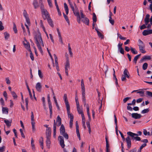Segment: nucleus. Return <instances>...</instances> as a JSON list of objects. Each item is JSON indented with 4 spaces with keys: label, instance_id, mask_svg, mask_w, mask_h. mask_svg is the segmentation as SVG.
Instances as JSON below:
<instances>
[{
    "label": "nucleus",
    "instance_id": "nucleus-55",
    "mask_svg": "<svg viewBox=\"0 0 152 152\" xmlns=\"http://www.w3.org/2000/svg\"><path fill=\"white\" fill-rule=\"evenodd\" d=\"M47 1L50 7L51 8L52 7L53 4L52 3L51 0H47Z\"/></svg>",
    "mask_w": 152,
    "mask_h": 152
},
{
    "label": "nucleus",
    "instance_id": "nucleus-1",
    "mask_svg": "<svg viewBox=\"0 0 152 152\" xmlns=\"http://www.w3.org/2000/svg\"><path fill=\"white\" fill-rule=\"evenodd\" d=\"M127 134L128 136L126 138V142H131V140L132 141L134 136H137V134L133 133L131 132H127Z\"/></svg>",
    "mask_w": 152,
    "mask_h": 152
},
{
    "label": "nucleus",
    "instance_id": "nucleus-32",
    "mask_svg": "<svg viewBox=\"0 0 152 152\" xmlns=\"http://www.w3.org/2000/svg\"><path fill=\"white\" fill-rule=\"evenodd\" d=\"M140 55H141V54H140L139 55H138L134 57V60H133V61H134V62L135 64H136L137 63V59H138V58H139V57H140Z\"/></svg>",
    "mask_w": 152,
    "mask_h": 152
},
{
    "label": "nucleus",
    "instance_id": "nucleus-58",
    "mask_svg": "<svg viewBox=\"0 0 152 152\" xmlns=\"http://www.w3.org/2000/svg\"><path fill=\"white\" fill-rule=\"evenodd\" d=\"M144 21L145 25H147L149 22V19L145 18Z\"/></svg>",
    "mask_w": 152,
    "mask_h": 152
},
{
    "label": "nucleus",
    "instance_id": "nucleus-44",
    "mask_svg": "<svg viewBox=\"0 0 152 152\" xmlns=\"http://www.w3.org/2000/svg\"><path fill=\"white\" fill-rule=\"evenodd\" d=\"M63 99L64 100V102H68V100L67 99V95L66 94H64V96L63 97Z\"/></svg>",
    "mask_w": 152,
    "mask_h": 152
},
{
    "label": "nucleus",
    "instance_id": "nucleus-35",
    "mask_svg": "<svg viewBox=\"0 0 152 152\" xmlns=\"http://www.w3.org/2000/svg\"><path fill=\"white\" fill-rule=\"evenodd\" d=\"M4 34L5 39L7 40L10 37V34L7 32H5Z\"/></svg>",
    "mask_w": 152,
    "mask_h": 152
},
{
    "label": "nucleus",
    "instance_id": "nucleus-30",
    "mask_svg": "<svg viewBox=\"0 0 152 152\" xmlns=\"http://www.w3.org/2000/svg\"><path fill=\"white\" fill-rule=\"evenodd\" d=\"M68 50L69 51V53L70 56L72 57L73 56V53L72 51V49L70 46V45L69 43L68 44Z\"/></svg>",
    "mask_w": 152,
    "mask_h": 152
},
{
    "label": "nucleus",
    "instance_id": "nucleus-26",
    "mask_svg": "<svg viewBox=\"0 0 152 152\" xmlns=\"http://www.w3.org/2000/svg\"><path fill=\"white\" fill-rule=\"evenodd\" d=\"M64 6L66 14V15H68L69 13L68 7L66 3L64 4Z\"/></svg>",
    "mask_w": 152,
    "mask_h": 152
},
{
    "label": "nucleus",
    "instance_id": "nucleus-50",
    "mask_svg": "<svg viewBox=\"0 0 152 152\" xmlns=\"http://www.w3.org/2000/svg\"><path fill=\"white\" fill-rule=\"evenodd\" d=\"M119 132L120 133L121 137L123 141H124L126 140V138H125L123 133L119 130Z\"/></svg>",
    "mask_w": 152,
    "mask_h": 152
},
{
    "label": "nucleus",
    "instance_id": "nucleus-39",
    "mask_svg": "<svg viewBox=\"0 0 152 152\" xmlns=\"http://www.w3.org/2000/svg\"><path fill=\"white\" fill-rule=\"evenodd\" d=\"M63 15L64 17V18L66 20V21L67 22V23L69 24V19H68V18L67 16H66L65 14V13H63Z\"/></svg>",
    "mask_w": 152,
    "mask_h": 152
},
{
    "label": "nucleus",
    "instance_id": "nucleus-52",
    "mask_svg": "<svg viewBox=\"0 0 152 152\" xmlns=\"http://www.w3.org/2000/svg\"><path fill=\"white\" fill-rule=\"evenodd\" d=\"M38 75L39 77L41 78H42L43 77V75L42 72L40 70H39L38 71Z\"/></svg>",
    "mask_w": 152,
    "mask_h": 152
},
{
    "label": "nucleus",
    "instance_id": "nucleus-3",
    "mask_svg": "<svg viewBox=\"0 0 152 152\" xmlns=\"http://www.w3.org/2000/svg\"><path fill=\"white\" fill-rule=\"evenodd\" d=\"M124 75H122L121 79L123 81H126V77L129 78L130 77V75L128 70L125 69L124 71Z\"/></svg>",
    "mask_w": 152,
    "mask_h": 152
},
{
    "label": "nucleus",
    "instance_id": "nucleus-40",
    "mask_svg": "<svg viewBox=\"0 0 152 152\" xmlns=\"http://www.w3.org/2000/svg\"><path fill=\"white\" fill-rule=\"evenodd\" d=\"M148 66V64L147 63H145L143 64V65H142V69L144 70H145L147 69Z\"/></svg>",
    "mask_w": 152,
    "mask_h": 152
},
{
    "label": "nucleus",
    "instance_id": "nucleus-9",
    "mask_svg": "<svg viewBox=\"0 0 152 152\" xmlns=\"http://www.w3.org/2000/svg\"><path fill=\"white\" fill-rule=\"evenodd\" d=\"M151 58L149 56H145L143 57L140 60V63H142L143 62L144 60H150L151 59Z\"/></svg>",
    "mask_w": 152,
    "mask_h": 152
},
{
    "label": "nucleus",
    "instance_id": "nucleus-10",
    "mask_svg": "<svg viewBox=\"0 0 152 152\" xmlns=\"http://www.w3.org/2000/svg\"><path fill=\"white\" fill-rule=\"evenodd\" d=\"M152 34V30H144L142 32V34L144 36H146L149 34Z\"/></svg>",
    "mask_w": 152,
    "mask_h": 152
},
{
    "label": "nucleus",
    "instance_id": "nucleus-29",
    "mask_svg": "<svg viewBox=\"0 0 152 152\" xmlns=\"http://www.w3.org/2000/svg\"><path fill=\"white\" fill-rule=\"evenodd\" d=\"M82 118L83 126L84 129H85L86 128V127L85 125V118L84 116L82 117Z\"/></svg>",
    "mask_w": 152,
    "mask_h": 152
},
{
    "label": "nucleus",
    "instance_id": "nucleus-51",
    "mask_svg": "<svg viewBox=\"0 0 152 152\" xmlns=\"http://www.w3.org/2000/svg\"><path fill=\"white\" fill-rule=\"evenodd\" d=\"M64 137V138L67 140L69 138V136L67 133H64V134H61Z\"/></svg>",
    "mask_w": 152,
    "mask_h": 152
},
{
    "label": "nucleus",
    "instance_id": "nucleus-15",
    "mask_svg": "<svg viewBox=\"0 0 152 152\" xmlns=\"http://www.w3.org/2000/svg\"><path fill=\"white\" fill-rule=\"evenodd\" d=\"M25 41L26 42V44L24 42H23V44L24 45L25 48L27 49H28V50L29 49H30L29 48L30 47L29 43L27 42V41L26 40L25 38Z\"/></svg>",
    "mask_w": 152,
    "mask_h": 152
},
{
    "label": "nucleus",
    "instance_id": "nucleus-48",
    "mask_svg": "<svg viewBox=\"0 0 152 152\" xmlns=\"http://www.w3.org/2000/svg\"><path fill=\"white\" fill-rule=\"evenodd\" d=\"M36 45H37V47L38 48L39 50L40 51V52H41V53H43V51H42V48L41 47L40 43L38 44H36Z\"/></svg>",
    "mask_w": 152,
    "mask_h": 152
},
{
    "label": "nucleus",
    "instance_id": "nucleus-38",
    "mask_svg": "<svg viewBox=\"0 0 152 152\" xmlns=\"http://www.w3.org/2000/svg\"><path fill=\"white\" fill-rule=\"evenodd\" d=\"M31 124L32 126V129L33 131H34L36 130V128L35 127V122L34 121H31Z\"/></svg>",
    "mask_w": 152,
    "mask_h": 152
},
{
    "label": "nucleus",
    "instance_id": "nucleus-43",
    "mask_svg": "<svg viewBox=\"0 0 152 152\" xmlns=\"http://www.w3.org/2000/svg\"><path fill=\"white\" fill-rule=\"evenodd\" d=\"M11 94L12 96L13 97L14 99H16L17 98L18 96L14 91H11Z\"/></svg>",
    "mask_w": 152,
    "mask_h": 152
},
{
    "label": "nucleus",
    "instance_id": "nucleus-22",
    "mask_svg": "<svg viewBox=\"0 0 152 152\" xmlns=\"http://www.w3.org/2000/svg\"><path fill=\"white\" fill-rule=\"evenodd\" d=\"M33 4L35 9L37 8L39 6L37 0H34L33 1Z\"/></svg>",
    "mask_w": 152,
    "mask_h": 152
},
{
    "label": "nucleus",
    "instance_id": "nucleus-4",
    "mask_svg": "<svg viewBox=\"0 0 152 152\" xmlns=\"http://www.w3.org/2000/svg\"><path fill=\"white\" fill-rule=\"evenodd\" d=\"M61 119L58 115L57 117L56 121L55 120H54L53 128H54V127H55V128H56V126H59L61 125Z\"/></svg>",
    "mask_w": 152,
    "mask_h": 152
},
{
    "label": "nucleus",
    "instance_id": "nucleus-7",
    "mask_svg": "<svg viewBox=\"0 0 152 152\" xmlns=\"http://www.w3.org/2000/svg\"><path fill=\"white\" fill-rule=\"evenodd\" d=\"M123 43H119L118 45V50L119 51L120 53L122 54H124V49L122 47Z\"/></svg>",
    "mask_w": 152,
    "mask_h": 152
},
{
    "label": "nucleus",
    "instance_id": "nucleus-16",
    "mask_svg": "<svg viewBox=\"0 0 152 152\" xmlns=\"http://www.w3.org/2000/svg\"><path fill=\"white\" fill-rule=\"evenodd\" d=\"M77 111L79 114H81L82 117L84 116V115L83 114V110L81 109L80 108V106H78V107L77 106Z\"/></svg>",
    "mask_w": 152,
    "mask_h": 152
},
{
    "label": "nucleus",
    "instance_id": "nucleus-28",
    "mask_svg": "<svg viewBox=\"0 0 152 152\" xmlns=\"http://www.w3.org/2000/svg\"><path fill=\"white\" fill-rule=\"evenodd\" d=\"M2 111L3 113L7 114L8 113V109L7 107H2Z\"/></svg>",
    "mask_w": 152,
    "mask_h": 152
},
{
    "label": "nucleus",
    "instance_id": "nucleus-31",
    "mask_svg": "<svg viewBox=\"0 0 152 152\" xmlns=\"http://www.w3.org/2000/svg\"><path fill=\"white\" fill-rule=\"evenodd\" d=\"M67 113L68 117L70 118V121H73L74 116L73 115L70 113V111L69 112V113Z\"/></svg>",
    "mask_w": 152,
    "mask_h": 152
},
{
    "label": "nucleus",
    "instance_id": "nucleus-34",
    "mask_svg": "<svg viewBox=\"0 0 152 152\" xmlns=\"http://www.w3.org/2000/svg\"><path fill=\"white\" fill-rule=\"evenodd\" d=\"M28 51L30 52V57L31 59V60H32V61H34V55H33V54L32 53L31 50L30 49H29L28 50Z\"/></svg>",
    "mask_w": 152,
    "mask_h": 152
},
{
    "label": "nucleus",
    "instance_id": "nucleus-64",
    "mask_svg": "<svg viewBox=\"0 0 152 152\" xmlns=\"http://www.w3.org/2000/svg\"><path fill=\"white\" fill-rule=\"evenodd\" d=\"M5 148V147L4 146L2 147H0V152H3L4 151Z\"/></svg>",
    "mask_w": 152,
    "mask_h": 152
},
{
    "label": "nucleus",
    "instance_id": "nucleus-61",
    "mask_svg": "<svg viewBox=\"0 0 152 152\" xmlns=\"http://www.w3.org/2000/svg\"><path fill=\"white\" fill-rule=\"evenodd\" d=\"M23 15L25 18L28 17V15L27 13V12L25 10L23 11Z\"/></svg>",
    "mask_w": 152,
    "mask_h": 152
},
{
    "label": "nucleus",
    "instance_id": "nucleus-25",
    "mask_svg": "<svg viewBox=\"0 0 152 152\" xmlns=\"http://www.w3.org/2000/svg\"><path fill=\"white\" fill-rule=\"evenodd\" d=\"M138 46H139V47L142 46H145V44H144L143 42L140 39H139L138 40Z\"/></svg>",
    "mask_w": 152,
    "mask_h": 152
},
{
    "label": "nucleus",
    "instance_id": "nucleus-37",
    "mask_svg": "<svg viewBox=\"0 0 152 152\" xmlns=\"http://www.w3.org/2000/svg\"><path fill=\"white\" fill-rule=\"evenodd\" d=\"M58 140L60 143H64V138L62 136H59L58 137Z\"/></svg>",
    "mask_w": 152,
    "mask_h": 152
},
{
    "label": "nucleus",
    "instance_id": "nucleus-24",
    "mask_svg": "<svg viewBox=\"0 0 152 152\" xmlns=\"http://www.w3.org/2000/svg\"><path fill=\"white\" fill-rule=\"evenodd\" d=\"M49 105V108L50 110V118L52 117V108L51 103H50L48 104Z\"/></svg>",
    "mask_w": 152,
    "mask_h": 152
},
{
    "label": "nucleus",
    "instance_id": "nucleus-47",
    "mask_svg": "<svg viewBox=\"0 0 152 152\" xmlns=\"http://www.w3.org/2000/svg\"><path fill=\"white\" fill-rule=\"evenodd\" d=\"M149 111V110L148 108L144 109L141 111V113L144 114L148 113Z\"/></svg>",
    "mask_w": 152,
    "mask_h": 152
},
{
    "label": "nucleus",
    "instance_id": "nucleus-46",
    "mask_svg": "<svg viewBox=\"0 0 152 152\" xmlns=\"http://www.w3.org/2000/svg\"><path fill=\"white\" fill-rule=\"evenodd\" d=\"M74 6H75V14H76L77 12H79L78 11V7L76 5V4L74 3Z\"/></svg>",
    "mask_w": 152,
    "mask_h": 152
},
{
    "label": "nucleus",
    "instance_id": "nucleus-54",
    "mask_svg": "<svg viewBox=\"0 0 152 152\" xmlns=\"http://www.w3.org/2000/svg\"><path fill=\"white\" fill-rule=\"evenodd\" d=\"M75 125L76 129V132H79V126L77 121H76V122Z\"/></svg>",
    "mask_w": 152,
    "mask_h": 152
},
{
    "label": "nucleus",
    "instance_id": "nucleus-18",
    "mask_svg": "<svg viewBox=\"0 0 152 152\" xmlns=\"http://www.w3.org/2000/svg\"><path fill=\"white\" fill-rule=\"evenodd\" d=\"M70 65L69 63V60L67 58V60H66V64L65 66V69H68L70 68Z\"/></svg>",
    "mask_w": 152,
    "mask_h": 152
},
{
    "label": "nucleus",
    "instance_id": "nucleus-2",
    "mask_svg": "<svg viewBox=\"0 0 152 152\" xmlns=\"http://www.w3.org/2000/svg\"><path fill=\"white\" fill-rule=\"evenodd\" d=\"M34 39L36 41V44L41 43L42 46L44 47V45L42 40L40 33L38 32L34 36Z\"/></svg>",
    "mask_w": 152,
    "mask_h": 152
},
{
    "label": "nucleus",
    "instance_id": "nucleus-14",
    "mask_svg": "<svg viewBox=\"0 0 152 152\" xmlns=\"http://www.w3.org/2000/svg\"><path fill=\"white\" fill-rule=\"evenodd\" d=\"M60 133L61 134H63L65 132V129L64 126L63 124L61 126L60 128Z\"/></svg>",
    "mask_w": 152,
    "mask_h": 152
},
{
    "label": "nucleus",
    "instance_id": "nucleus-36",
    "mask_svg": "<svg viewBox=\"0 0 152 152\" xmlns=\"http://www.w3.org/2000/svg\"><path fill=\"white\" fill-rule=\"evenodd\" d=\"M130 50L131 52L134 54H135L137 53V51L135 50V48H133L132 47L130 48Z\"/></svg>",
    "mask_w": 152,
    "mask_h": 152
},
{
    "label": "nucleus",
    "instance_id": "nucleus-53",
    "mask_svg": "<svg viewBox=\"0 0 152 152\" xmlns=\"http://www.w3.org/2000/svg\"><path fill=\"white\" fill-rule=\"evenodd\" d=\"M47 51L48 53V54L50 56L52 60V61H53V64H54V61H53V58H52V56L51 55V53H50L48 48H47Z\"/></svg>",
    "mask_w": 152,
    "mask_h": 152
},
{
    "label": "nucleus",
    "instance_id": "nucleus-6",
    "mask_svg": "<svg viewBox=\"0 0 152 152\" xmlns=\"http://www.w3.org/2000/svg\"><path fill=\"white\" fill-rule=\"evenodd\" d=\"M41 12L42 18L44 20H45L48 18V17H50L49 14L47 10Z\"/></svg>",
    "mask_w": 152,
    "mask_h": 152
},
{
    "label": "nucleus",
    "instance_id": "nucleus-63",
    "mask_svg": "<svg viewBox=\"0 0 152 152\" xmlns=\"http://www.w3.org/2000/svg\"><path fill=\"white\" fill-rule=\"evenodd\" d=\"M106 152H109V143H106Z\"/></svg>",
    "mask_w": 152,
    "mask_h": 152
},
{
    "label": "nucleus",
    "instance_id": "nucleus-45",
    "mask_svg": "<svg viewBox=\"0 0 152 152\" xmlns=\"http://www.w3.org/2000/svg\"><path fill=\"white\" fill-rule=\"evenodd\" d=\"M93 22H96L97 21L96 16L94 13H93Z\"/></svg>",
    "mask_w": 152,
    "mask_h": 152
},
{
    "label": "nucleus",
    "instance_id": "nucleus-60",
    "mask_svg": "<svg viewBox=\"0 0 152 152\" xmlns=\"http://www.w3.org/2000/svg\"><path fill=\"white\" fill-rule=\"evenodd\" d=\"M40 9L41 10V12L44 11L45 10H46V9L44 8V5L42 3L41 5L40 6Z\"/></svg>",
    "mask_w": 152,
    "mask_h": 152
},
{
    "label": "nucleus",
    "instance_id": "nucleus-49",
    "mask_svg": "<svg viewBox=\"0 0 152 152\" xmlns=\"http://www.w3.org/2000/svg\"><path fill=\"white\" fill-rule=\"evenodd\" d=\"M54 99L55 103L56 104V106H57L58 109V110H60L59 107V106L58 105V103H57V101L56 99V97H55V96H54Z\"/></svg>",
    "mask_w": 152,
    "mask_h": 152
},
{
    "label": "nucleus",
    "instance_id": "nucleus-59",
    "mask_svg": "<svg viewBox=\"0 0 152 152\" xmlns=\"http://www.w3.org/2000/svg\"><path fill=\"white\" fill-rule=\"evenodd\" d=\"M26 18V21L27 22V24L28 25H30V19H29L28 17H26V18Z\"/></svg>",
    "mask_w": 152,
    "mask_h": 152
},
{
    "label": "nucleus",
    "instance_id": "nucleus-8",
    "mask_svg": "<svg viewBox=\"0 0 152 152\" xmlns=\"http://www.w3.org/2000/svg\"><path fill=\"white\" fill-rule=\"evenodd\" d=\"M132 116L133 118L136 119H139L142 117L141 114L137 113H132Z\"/></svg>",
    "mask_w": 152,
    "mask_h": 152
},
{
    "label": "nucleus",
    "instance_id": "nucleus-57",
    "mask_svg": "<svg viewBox=\"0 0 152 152\" xmlns=\"http://www.w3.org/2000/svg\"><path fill=\"white\" fill-rule=\"evenodd\" d=\"M4 29V26H2V23L1 21H0V30L2 31Z\"/></svg>",
    "mask_w": 152,
    "mask_h": 152
},
{
    "label": "nucleus",
    "instance_id": "nucleus-17",
    "mask_svg": "<svg viewBox=\"0 0 152 152\" xmlns=\"http://www.w3.org/2000/svg\"><path fill=\"white\" fill-rule=\"evenodd\" d=\"M4 122L6 124L7 126L8 127H9L11 126V124L12 122V120H4Z\"/></svg>",
    "mask_w": 152,
    "mask_h": 152
},
{
    "label": "nucleus",
    "instance_id": "nucleus-56",
    "mask_svg": "<svg viewBox=\"0 0 152 152\" xmlns=\"http://www.w3.org/2000/svg\"><path fill=\"white\" fill-rule=\"evenodd\" d=\"M146 94L148 96H150L151 97H152V92L150 91H147L146 92Z\"/></svg>",
    "mask_w": 152,
    "mask_h": 152
},
{
    "label": "nucleus",
    "instance_id": "nucleus-42",
    "mask_svg": "<svg viewBox=\"0 0 152 152\" xmlns=\"http://www.w3.org/2000/svg\"><path fill=\"white\" fill-rule=\"evenodd\" d=\"M97 33L99 37H100L101 39L104 38V36L99 31H97Z\"/></svg>",
    "mask_w": 152,
    "mask_h": 152
},
{
    "label": "nucleus",
    "instance_id": "nucleus-41",
    "mask_svg": "<svg viewBox=\"0 0 152 152\" xmlns=\"http://www.w3.org/2000/svg\"><path fill=\"white\" fill-rule=\"evenodd\" d=\"M13 31L15 33H17V30L16 27V25L14 23H13Z\"/></svg>",
    "mask_w": 152,
    "mask_h": 152
},
{
    "label": "nucleus",
    "instance_id": "nucleus-20",
    "mask_svg": "<svg viewBox=\"0 0 152 152\" xmlns=\"http://www.w3.org/2000/svg\"><path fill=\"white\" fill-rule=\"evenodd\" d=\"M86 108H87V113L88 115V119L89 121H91V116L89 113V107L88 105V104H87L86 106Z\"/></svg>",
    "mask_w": 152,
    "mask_h": 152
},
{
    "label": "nucleus",
    "instance_id": "nucleus-33",
    "mask_svg": "<svg viewBox=\"0 0 152 152\" xmlns=\"http://www.w3.org/2000/svg\"><path fill=\"white\" fill-rule=\"evenodd\" d=\"M54 56L55 61V62L56 66V67L58 66V58L57 57L55 54L53 55Z\"/></svg>",
    "mask_w": 152,
    "mask_h": 152
},
{
    "label": "nucleus",
    "instance_id": "nucleus-21",
    "mask_svg": "<svg viewBox=\"0 0 152 152\" xmlns=\"http://www.w3.org/2000/svg\"><path fill=\"white\" fill-rule=\"evenodd\" d=\"M74 15L77 17V22L79 23H80L81 18L79 12H77L76 14H75Z\"/></svg>",
    "mask_w": 152,
    "mask_h": 152
},
{
    "label": "nucleus",
    "instance_id": "nucleus-62",
    "mask_svg": "<svg viewBox=\"0 0 152 152\" xmlns=\"http://www.w3.org/2000/svg\"><path fill=\"white\" fill-rule=\"evenodd\" d=\"M131 99L130 97H127L124 98L123 99V102L124 103H125L129 99Z\"/></svg>",
    "mask_w": 152,
    "mask_h": 152
},
{
    "label": "nucleus",
    "instance_id": "nucleus-12",
    "mask_svg": "<svg viewBox=\"0 0 152 152\" xmlns=\"http://www.w3.org/2000/svg\"><path fill=\"white\" fill-rule=\"evenodd\" d=\"M42 86L40 83H37L36 86V88L37 90L39 92H41Z\"/></svg>",
    "mask_w": 152,
    "mask_h": 152
},
{
    "label": "nucleus",
    "instance_id": "nucleus-23",
    "mask_svg": "<svg viewBox=\"0 0 152 152\" xmlns=\"http://www.w3.org/2000/svg\"><path fill=\"white\" fill-rule=\"evenodd\" d=\"M145 46L139 47L140 51L142 53H146V51L145 50Z\"/></svg>",
    "mask_w": 152,
    "mask_h": 152
},
{
    "label": "nucleus",
    "instance_id": "nucleus-13",
    "mask_svg": "<svg viewBox=\"0 0 152 152\" xmlns=\"http://www.w3.org/2000/svg\"><path fill=\"white\" fill-rule=\"evenodd\" d=\"M51 134V129L50 128L47 129L46 132V137H50Z\"/></svg>",
    "mask_w": 152,
    "mask_h": 152
},
{
    "label": "nucleus",
    "instance_id": "nucleus-19",
    "mask_svg": "<svg viewBox=\"0 0 152 152\" xmlns=\"http://www.w3.org/2000/svg\"><path fill=\"white\" fill-rule=\"evenodd\" d=\"M47 19V20L48 23L50 25V26L52 27H53L54 25L53 24V21L51 19L50 17H48V18Z\"/></svg>",
    "mask_w": 152,
    "mask_h": 152
},
{
    "label": "nucleus",
    "instance_id": "nucleus-11",
    "mask_svg": "<svg viewBox=\"0 0 152 152\" xmlns=\"http://www.w3.org/2000/svg\"><path fill=\"white\" fill-rule=\"evenodd\" d=\"M81 21L83 22V23L87 25H89V19L87 17H85V18H83V19H82Z\"/></svg>",
    "mask_w": 152,
    "mask_h": 152
},
{
    "label": "nucleus",
    "instance_id": "nucleus-5",
    "mask_svg": "<svg viewBox=\"0 0 152 152\" xmlns=\"http://www.w3.org/2000/svg\"><path fill=\"white\" fill-rule=\"evenodd\" d=\"M134 140H135V141H140L143 142H148V140L147 139H145L143 140H141L140 137H138V136H134L132 141H134Z\"/></svg>",
    "mask_w": 152,
    "mask_h": 152
},
{
    "label": "nucleus",
    "instance_id": "nucleus-27",
    "mask_svg": "<svg viewBox=\"0 0 152 152\" xmlns=\"http://www.w3.org/2000/svg\"><path fill=\"white\" fill-rule=\"evenodd\" d=\"M66 105V108L67 112L69 113L70 110V107L69 103V102H65Z\"/></svg>",
    "mask_w": 152,
    "mask_h": 152
}]
</instances>
